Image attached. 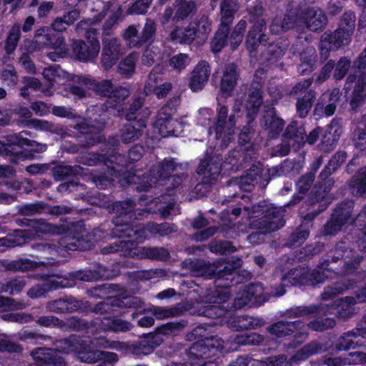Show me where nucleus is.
<instances>
[{
	"label": "nucleus",
	"mask_w": 366,
	"mask_h": 366,
	"mask_svg": "<svg viewBox=\"0 0 366 366\" xmlns=\"http://www.w3.org/2000/svg\"><path fill=\"white\" fill-rule=\"evenodd\" d=\"M295 362L292 361H287V357L284 355H279L268 357L264 360H254L252 361L251 366H282L285 364V366H292V363Z\"/></svg>",
	"instance_id": "nucleus-64"
},
{
	"label": "nucleus",
	"mask_w": 366,
	"mask_h": 366,
	"mask_svg": "<svg viewBox=\"0 0 366 366\" xmlns=\"http://www.w3.org/2000/svg\"><path fill=\"white\" fill-rule=\"evenodd\" d=\"M172 88V84L170 82L158 84L157 76L151 72L145 84L144 92L147 94H154L158 99H162L167 97Z\"/></svg>",
	"instance_id": "nucleus-31"
},
{
	"label": "nucleus",
	"mask_w": 366,
	"mask_h": 366,
	"mask_svg": "<svg viewBox=\"0 0 366 366\" xmlns=\"http://www.w3.org/2000/svg\"><path fill=\"white\" fill-rule=\"evenodd\" d=\"M113 275L112 271L107 267L102 265H97L93 269H89L78 272L75 277L77 280L90 282L109 279L112 278Z\"/></svg>",
	"instance_id": "nucleus-34"
},
{
	"label": "nucleus",
	"mask_w": 366,
	"mask_h": 366,
	"mask_svg": "<svg viewBox=\"0 0 366 366\" xmlns=\"http://www.w3.org/2000/svg\"><path fill=\"white\" fill-rule=\"evenodd\" d=\"M36 267V263L29 259L21 258L16 260L9 261L7 259H0V272L5 271H27Z\"/></svg>",
	"instance_id": "nucleus-41"
},
{
	"label": "nucleus",
	"mask_w": 366,
	"mask_h": 366,
	"mask_svg": "<svg viewBox=\"0 0 366 366\" xmlns=\"http://www.w3.org/2000/svg\"><path fill=\"white\" fill-rule=\"evenodd\" d=\"M262 102V89L258 86H254V84H252L249 92L247 103L244 105L249 114H256L258 112Z\"/></svg>",
	"instance_id": "nucleus-46"
},
{
	"label": "nucleus",
	"mask_w": 366,
	"mask_h": 366,
	"mask_svg": "<svg viewBox=\"0 0 366 366\" xmlns=\"http://www.w3.org/2000/svg\"><path fill=\"white\" fill-rule=\"evenodd\" d=\"M244 209L249 212L250 217L254 219L250 222L251 227L254 229L271 232L279 229L285 224L283 209L274 207L267 201H261L251 208L245 207Z\"/></svg>",
	"instance_id": "nucleus-7"
},
{
	"label": "nucleus",
	"mask_w": 366,
	"mask_h": 366,
	"mask_svg": "<svg viewBox=\"0 0 366 366\" xmlns=\"http://www.w3.org/2000/svg\"><path fill=\"white\" fill-rule=\"evenodd\" d=\"M304 325V323L301 321H280L269 326L268 331L277 337H282L292 334Z\"/></svg>",
	"instance_id": "nucleus-38"
},
{
	"label": "nucleus",
	"mask_w": 366,
	"mask_h": 366,
	"mask_svg": "<svg viewBox=\"0 0 366 366\" xmlns=\"http://www.w3.org/2000/svg\"><path fill=\"white\" fill-rule=\"evenodd\" d=\"M354 207L352 201H347L340 204L335 209L332 217L334 219L338 221L342 226L347 222H353L351 214Z\"/></svg>",
	"instance_id": "nucleus-52"
},
{
	"label": "nucleus",
	"mask_w": 366,
	"mask_h": 366,
	"mask_svg": "<svg viewBox=\"0 0 366 366\" xmlns=\"http://www.w3.org/2000/svg\"><path fill=\"white\" fill-rule=\"evenodd\" d=\"M355 13L347 11L342 15L339 27L335 31H327L322 35L320 50L322 59H327L332 50H337L350 42L355 26Z\"/></svg>",
	"instance_id": "nucleus-5"
},
{
	"label": "nucleus",
	"mask_w": 366,
	"mask_h": 366,
	"mask_svg": "<svg viewBox=\"0 0 366 366\" xmlns=\"http://www.w3.org/2000/svg\"><path fill=\"white\" fill-rule=\"evenodd\" d=\"M360 337L366 338V326L361 325L343 333L337 340L335 347L339 351L355 349L361 345Z\"/></svg>",
	"instance_id": "nucleus-26"
},
{
	"label": "nucleus",
	"mask_w": 366,
	"mask_h": 366,
	"mask_svg": "<svg viewBox=\"0 0 366 366\" xmlns=\"http://www.w3.org/2000/svg\"><path fill=\"white\" fill-rule=\"evenodd\" d=\"M222 159L219 156H207L197 169V173L202 176L204 184H212L216 181L220 174Z\"/></svg>",
	"instance_id": "nucleus-21"
},
{
	"label": "nucleus",
	"mask_w": 366,
	"mask_h": 366,
	"mask_svg": "<svg viewBox=\"0 0 366 366\" xmlns=\"http://www.w3.org/2000/svg\"><path fill=\"white\" fill-rule=\"evenodd\" d=\"M355 83L350 105L352 110L362 104L366 99V71H352L347 77L346 84Z\"/></svg>",
	"instance_id": "nucleus-18"
},
{
	"label": "nucleus",
	"mask_w": 366,
	"mask_h": 366,
	"mask_svg": "<svg viewBox=\"0 0 366 366\" xmlns=\"http://www.w3.org/2000/svg\"><path fill=\"white\" fill-rule=\"evenodd\" d=\"M44 283L48 292L60 288L71 287L74 282L69 280L66 275L52 274L44 280Z\"/></svg>",
	"instance_id": "nucleus-54"
},
{
	"label": "nucleus",
	"mask_w": 366,
	"mask_h": 366,
	"mask_svg": "<svg viewBox=\"0 0 366 366\" xmlns=\"http://www.w3.org/2000/svg\"><path fill=\"white\" fill-rule=\"evenodd\" d=\"M217 112V119L214 127L215 137L222 139L221 146L227 147L231 141V136L234 133V116L227 118L228 109L224 105L218 104Z\"/></svg>",
	"instance_id": "nucleus-15"
},
{
	"label": "nucleus",
	"mask_w": 366,
	"mask_h": 366,
	"mask_svg": "<svg viewBox=\"0 0 366 366\" xmlns=\"http://www.w3.org/2000/svg\"><path fill=\"white\" fill-rule=\"evenodd\" d=\"M242 260L236 257H232L228 261H218L214 266L213 273L217 278V282L221 280H229L235 270L242 266Z\"/></svg>",
	"instance_id": "nucleus-28"
},
{
	"label": "nucleus",
	"mask_w": 366,
	"mask_h": 366,
	"mask_svg": "<svg viewBox=\"0 0 366 366\" xmlns=\"http://www.w3.org/2000/svg\"><path fill=\"white\" fill-rule=\"evenodd\" d=\"M328 260L321 263L316 269H310L307 267H299L291 269L282 280V285L279 290L272 293L273 296H282L285 293L283 286L302 285L322 283L327 279L335 278L337 273L328 268Z\"/></svg>",
	"instance_id": "nucleus-6"
},
{
	"label": "nucleus",
	"mask_w": 366,
	"mask_h": 366,
	"mask_svg": "<svg viewBox=\"0 0 366 366\" xmlns=\"http://www.w3.org/2000/svg\"><path fill=\"white\" fill-rule=\"evenodd\" d=\"M182 167V164H177L172 159L166 158L154 165L147 176L140 171H135L132 177L128 176L125 178L127 182L138 184L136 188L138 191H147L153 187L164 186L170 192L172 190L179 189L186 179L187 175L184 174L170 176L172 172Z\"/></svg>",
	"instance_id": "nucleus-3"
},
{
	"label": "nucleus",
	"mask_w": 366,
	"mask_h": 366,
	"mask_svg": "<svg viewBox=\"0 0 366 366\" xmlns=\"http://www.w3.org/2000/svg\"><path fill=\"white\" fill-rule=\"evenodd\" d=\"M24 277H15L2 282L0 286V292L13 295L21 292L26 285Z\"/></svg>",
	"instance_id": "nucleus-56"
},
{
	"label": "nucleus",
	"mask_w": 366,
	"mask_h": 366,
	"mask_svg": "<svg viewBox=\"0 0 366 366\" xmlns=\"http://www.w3.org/2000/svg\"><path fill=\"white\" fill-rule=\"evenodd\" d=\"M254 130L249 126L245 128L239 133V143L242 146H244L242 151H233L230 152L229 157L231 159L229 161L230 164H235V161L242 155L243 160L247 161L248 157L252 159L254 157V143H251L252 137L254 136Z\"/></svg>",
	"instance_id": "nucleus-23"
},
{
	"label": "nucleus",
	"mask_w": 366,
	"mask_h": 366,
	"mask_svg": "<svg viewBox=\"0 0 366 366\" xmlns=\"http://www.w3.org/2000/svg\"><path fill=\"white\" fill-rule=\"evenodd\" d=\"M21 37V26L15 24L9 30L5 41L4 49L8 54H12L16 49Z\"/></svg>",
	"instance_id": "nucleus-60"
},
{
	"label": "nucleus",
	"mask_w": 366,
	"mask_h": 366,
	"mask_svg": "<svg viewBox=\"0 0 366 366\" xmlns=\"http://www.w3.org/2000/svg\"><path fill=\"white\" fill-rule=\"evenodd\" d=\"M70 352L76 353L81 362L90 364L97 362L98 360L110 362L117 360L116 353L88 350L86 342L76 335L59 340L56 348L39 347L34 350L31 355L39 366H63L64 359L59 353Z\"/></svg>",
	"instance_id": "nucleus-2"
},
{
	"label": "nucleus",
	"mask_w": 366,
	"mask_h": 366,
	"mask_svg": "<svg viewBox=\"0 0 366 366\" xmlns=\"http://www.w3.org/2000/svg\"><path fill=\"white\" fill-rule=\"evenodd\" d=\"M103 331L112 332H126L131 330L133 325L129 322L115 317L104 318L100 325Z\"/></svg>",
	"instance_id": "nucleus-42"
},
{
	"label": "nucleus",
	"mask_w": 366,
	"mask_h": 366,
	"mask_svg": "<svg viewBox=\"0 0 366 366\" xmlns=\"http://www.w3.org/2000/svg\"><path fill=\"white\" fill-rule=\"evenodd\" d=\"M73 234H69L61 238L59 244L61 247L69 250H86L92 245L93 237L84 228L76 225H64Z\"/></svg>",
	"instance_id": "nucleus-12"
},
{
	"label": "nucleus",
	"mask_w": 366,
	"mask_h": 366,
	"mask_svg": "<svg viewBox=\"0 0 366 366\" xmlns=\"http://www.w3.org/2000/svg\"><path fill=\"white\" fill-rule=\"evenodd\" d=\"M137 59V53L132 52L129 54L120 61L118 66L119 73L127 77L130 76L134 72Z\"/></svg>",
	"instance_id": "nucleus-63"
},
{
	"label": "nucleus",
	"mask_w": 366,
	"mask_h": 366,
	"mask_svg": "<svg viewBox=\"0 0 366 366\" xmlns=\"http://www.w3.org/2000/svg\"><path fill=\"white\" fill-rule=\"evenodd\" d=\"M151 312L157 320L178 317L182 313V310L177 307H157L152 306L149 309L144 310V312Z\"/></svg>",
	"instance_id": "nucleus-59"
},
{
	"label": "nucleus",
	"mask_w": 366,
	"mask_h": 366,
	"mask_svg": "<svg viewBox=\"0 0 366 366\" xmlns=\"http://www.w3.org/2000/svg\"><path fill=\"white\" fill-rule=\"evenodd\" d=\"M101 63L104 69H111L123 53L119 39L116 38L104 39Z\"/></svg>",
	"instance_id": "nucleus-24"
},
{
	"label": "nucleus",
	"mask_w": 366,
	"mask_h": 366,
	"mask_svg": "<svg viewBox=\"0 0 366 366\" xmlns=\"http://www.w3.org/2000/svg\"><path fill=\"white\" fill-rule=\"evenodd\" d=\"M29 131H21L19 133L7 135L6 139L7 143L0 141V155L11 157V161L21 155V149L29 148L36 152H44L46 150L47 146L44 144L38 143L30 140L26 136L30 135Z\"/></svg>",
	"instance_id": "nucleus-8"
},
{
	"label": "nucleus",
	"mask_w": 366,
	"mask_h": 366,
	"mask_svg": "<svg viewBox=\"0 0 366 366\" xmlns=\"http://www.w3.org/2000/svg\"><path fill=\"white\" fill-rule=\"evenodd\" d=\"M224 347V341L217 337H206L194 343L189 349L187 355L192 360L204 361L215 355V352Z\"/></svg>",
	"instance_id": "nucleus-14"
},
{
	"label": "nucleus",
	"mask_w": 366,
	"mask_h": 366,
	"mask_svg": "<svg viewBox=\"0 0 366 366\" xmlns=\"http://www.w3.org/2000/svg\"><path fill=\"white\" fill-rule=\"evenodd\" d=\"M301 3V24L307 29L317 31L322 29L327 22V18L323 11L317 6H308L305 1Z\"/></svg>",
	"instance_id": "nucleus-17"
},
{
	"label": "nucleus",
	"mask_w": 366,
	"mask_h": 366,
	"mask_svg": "<svg viewBox=\"0 0 366 366\" xmlns=\"http://www.w3.org/2000/svg\"><path fill=\"white\" fill-rule=\"evenodd\" d=\"M305 133L302 126H299L297 122H292L287 126L283 137L290 145L298 149L305 144Z\"/></svg>",
	"instance_id": "nucleus-29"
},
{
	"label": "nucleus",
	"mask_w": 366,
	"mask_h": 366,
	"mask_svg": "<svg viewBox=\"0 0 366 366\" xmlns=\"http://www.w3.org/2000/svg\"><path fill=\"white\" fill-rule=\"evenodd\" d=\"M229 26L220 23L219 27L211 42V49L213 53L219 52L228 42Z\"/></svg>",
	"instance_id": "nucleus-53"
},
{
	"label": "nucleus",
	"mask_w": 366,
	"mask_h": 366,
	"mask_svg": "<svg viewBox=\"0 0 366 366\" xmlns=\"http://www.w3.org/2000/svg\"><path fill=\"white\" fill-rule=\"evenodd\" d=\"M79 132L85 134L84 146H92L98 143L101 140L100 133L94 131L93 127H90L86 122H81L75 127Z\"/></svg>",
	"instance_id": "nucleus-58"
},
{
	"label": "nucleus",
	"mask_w": 366,
	"mask_h": 366,
	"mask_svg": "<svg viewBox=\"0 0 366 366\" xmlns=\"http://www.w3.org/2000/svg\"><path fill=\"white\" fill-rule=\"evenodd\" d=\"M179 102V97H173L159 109L157 114L156 124L163 137L177 135V128H181L179 122L172 118Z\"/></svg>",
	"instance_id": "nucleus-11"
},
{
	"label": "nucleus",
	"mask_w": 366,
	"mask_h": 366,
	"mask_svg": "<svg viewBox=\"0 0 366 366\" xmlns=\"http://www.w3.org/2000/svg\"><path fill=\"white\" fill-rule=\"evenodd\" d=\"M130 92L126 87L114 86L111 95L104 103V107L108 112L116 109L118 112L123 110L122 103L129 97Z\"/></svg>",
	"instance_id": "nucleus-32"
},
{
	"label": "nucleus",
	"mask_w": 366,
	"mask_h": 366,
	"mask_svg": "<svg viewBox=\"0 0 366 366\" xmlns=\"http://www.w3.org/2000/svg\"><path fill=\"white\" fill-rule=\"evenodd\" d=\"M79 162L87 166H94L100 162L106 164L109 169V175H100L94 177L97 186L100 188H105L110 185L114 178H119L122 184H131L127 182L125 177L132 176L134 172H126L124 165L126 162L124 157L112 152L108 157L97 153H88L80 157Z\"/></svg>",
	"instance_id": "nucleus-4"
},
{
	"label": "nucleus",
	"mask_w": 366,
	"mask_h": 366,
	"mask_svg": "<svg viewBox=\"0 0 366 366\" xmlns=\"http://www.w3.org/2000/svg\"><path fill=\"white\" fill-rule=\"evenodd\" d=\"M357 303L358 302H356L354 297L347 296L345 298L336 300L328 310H330L333 307H335L339 317L343 319H347L353 315L355 313V308L353 306Z\"/></svg>",
	"instance_id": "nucleus-45"
},
{
	"label": "nucleus",
	"mask_w": 366,
	"mask_h": 366,
	"mask_svg": "<svg viewBox=\"0 0 366 366\" xmlns=\"http://www.w3.org/2000/svg\"><path fill=\"white\" fill-rule=\"evenodd\" d=\"M134 228V229H144L146 239L147 238V232H149L154 234H159L160 236L164 237L175 232L177 230L176 225L169 222H164L162 224L150 222L148 223L145 227L137 226Z\"/></svg>",
	"instance_id": "nucleus-48"
},
{
	"label": "nucleus",
	"mask_w": 366,
	"mask_h": 366,
	"mask_svg": "<svg viewBox=\"0 0 366 366\" xmlns=\"http://www.w3.org/2000/svg\"><path fill=\"white\" fill-rule=\"evenodd\" d=\"M198 6L197 2L194 0H175V12L172 21L178 23L194 15Z\"/></svg>",
	"instance_id": "nucleus-30"
},
{
	"label": "nucleus",
	"mask_w": 366,
	"mask_h": 366,
	"mask_svg": "<svg viewBox=\"0 0 366 366\" xmlns=\"http://www.w3.org/2000/svg\"><path fill=\"white\" fill-rule=\"evenodd\" d=\"M210 72L209 64L206 61H199L191 72L189 88L194 92L202 90L208 81Z\"/></svg>",
	"instance_id": "nucleus-25"
},
{
	"label": "nucleus",
	"mask_w": 366,
	"mask_h": 366,
	"mask_svg": "<svg viewBox=\"0 0 366 366\" xmlns=\"http://www.w3.org/2000/svg\"><path fill=\"white\" fill-rule=\"evenodd\" d=\"M317 62V54L313 47L307 48L300 54V64L297 71L300 74L305 75L313 71Z\"/></svg>",
	"instance_id": "nucleus-43"
},
{
	"label": "nucleus",
	"mask_w": 366,
	"mask_h": 366,
	"mask_svg": "<svg viewBox=\"0 0 366 366\" xmlns=\"http://www.w3.org/2000/svg\"><path fill=\"white\" fill-rule=\"evenodd\" d=\"M196 38V33L192 26L184 28L174 26L168 36V40L180 44H190Z\"/></svg>",
	"instance_id": "nucleus-36"
},
{
	"label": "nucleus",
	"mask_w": 366,
	"mask_h": 366,
	"mask_svg": "<svg viewBox=\"0 0 366 366\" xmlns=\"http://www.w3.org/2000/svg\"><path fill=\"white\" fill-rule=\"evenodd\" d=\"M157 24L151 19H147L140 34L134 25L129 26L124 32L123 37L130 49H137L144 44L151 45L156 36Z\"/></svg>",
	"instance_id": "nucleus-10"
},
{
	"label": "nucleus",
	"mask_w": 366,
	"mask_h": 366,
	"mask_svg": "<svg viewBox=\"0 0 366 366\" xmlns=\"http://www.w3.org/2000/svg\"><path fill=\"white\" fill-rule=\"evenodd\" d=\"M301 24V3L300 1H289L287 13L284 17L277 16L270 25V31L273 34H280L292 29L295 25Z\"/></svg>",
	"instance_id": "nucleus-13"
},
{
	"label": "nucleus",
	"mask_w": 366,
	"mask_h": 366,
	"mask_svg": "<svg viewBox=\"0 0 366 366\" xmlns=\"http://www.w3.org/2000/svg\"><path fill=\"white\" fill-rule=\"evenodd\" d=\"M229 325L238 330H249L255 329L263 325L264 322L262 320L247 316H233L228 320Z\"/></svg>",
	"instance_id": "nucleus-39"
},
{
	"label": "nucleus",
	"mask_w": 366,
	"mask_h": 366,
	"mask_svg": "<svg viewBox=\"0 0 366 366\" xmlns=\"http://www.w3.org/2000/svg\"><path fill=\"white\" fill-rule=\"evenodd\" d=\"M264 340V337L255 332L245 333L232 337L231 342L237 347L242 345H258Z\"/></svg>",
	"instance_id": "nucleus-61"
},
{
	"label": "nucleus",
	"mask_w": 366,
	"mask_h": 366,
	"mask_svg": "<svg viewBox=\"0 0 366 366\" xmlns=\"http://www.w3.org/2000/svg\"><path fill=\"white\" fill-rule=\"evenodd\" d=\"M109 11H111V14L104 25V31L110 30L118 21L124 17L123 9L121 6H114V1L105 2L102 11L97 16L92 19H88L81 20L76 24L75 27L76 34L79 36H83L92 25L100 22L105 17Z\"/></svg>",
	"instance_id": "nucleus-9"
},
{
	"label": "nucleus",
	"mask_w": 366,
	"mask_h": 366,
	"mask_svg": "<svg viewBox=\"0 0 366 366\" xmlns=\"http://www.w3.org/2000/svg\"><path fill=\"white\" fill-rule=\"evenodd\" d=\"M125 124L119 130L121 140L124 144L134 142L139 139L146 127L144 119L131 122Z\"/></svg>",
	"instance_id": "nucleus-27"
},
{
	"label": "nucleus",
	"mask_w": 366,
	"mask_h": 366,
	"mask_svg": "<svg viewBox=\"0 0 366 366\" xmlns=\"http://www.w3.org/2000/svg\"><path fill=\"white\" fill-rule=\"evenodd\" d=\"M137 254L134 256H138L140 258H147L153 260L164 261L168 259L169 257V251L162 247H137L134 246V249Z\"/></svg>",
	"instance_id": "nucleus-40"
},
{
	"label": "nucleus",
	"mask_w": 366,
	"mask_h": 366,
	"mask_svg": "<svg viewBox=\"0 0 366 366\" xmlns=\"http://www.w3.org/2000/svg\"><path fill=\"white\" fill-rule=\"evenodd\" d=\"M102 206L108 208L110 212L115 214L113 218L115 227L112 234L119 239L102 247L100 252L102 254L119 253L123 257H134L137 254L134 250V246L146 239L145 230L134 229L129 223L134 219H144L149 214V212L140 209L135 210L136 204L130 199L117 202L111 205H106L104 203Z\"/></svg>",
	"instance_id": "nucleus-1"
},
{
	"label": "nucleus",
	"mask_w": 366,
	"mask_h": 366,
	"mask_svg": "<svg viewBox=\"0 0 366 366\" xmlns=\"http://www.w3.org/2000/svg\"><path fill=\"white\" fill-rule=\"evenodd\" d=\"M222 288L216 290L212 295H209L207 300L209 305L207 306L202 314L210 318L220 317L225 313L226 307L224 304L229 298V292L228 287L229 283L226 282L222 285Z\"/></svg>",
	"instance_id": "nucleus-16"
},
{
	"label": "nucleus",
	"mask_w": 366,
	"mask_h": 366,
	"mask_svg": "<svg viewBox=\"0 0 366 366\" xmlns=\"http://www.w3.org/2000/svg\"><path fill=\"white\" fill-rule=\"evenodd\" d=\"M239 7L237 0H222L220 5L221 23L230 25Z\"/></svg>",
	"instance_id": "nucleus-50"
},
{
	"label": "nucleus",
	"mask_w": 366,
	"mask_h": 366,
	"mask_svg": "<svg viewBox=\"0 0 366 366\" xmlns=\"http://www.w3.org/2000/svg\"><path fill=\"white\" fill-rule=\"evenodd\" d=\"M315 97L316 93L313 90H310L302 98L297 99L296 110L300 118H305L307 116Z\"/></svg>",
	"instance_id": "nucleus-57"
},
{
	"label": "nucleus",
	"mask_w": 366,
	"mask_h": 366,
	"mask_svg": "<svg viewBox=\"0 0 366 366\" xmlns=\"http://www.w3.org/2000/svg\"><path fill=\"white\" fill-rule=\"evenodd\" d=\"M287 48V45L286 43H270L262 51V53H263L262 58L264 61L272 63L274 62L283 56Z\"/></svg>",
	"instance_id": "nucleus-51"
},
{
	"label": "nucleus",
	"mask_w": 366,
	"mask_h": 366,
	"mask_svg": "<svg viewBox=\"0 0 366 366\" xmlns=\"http://www.w3.org/2000/svg\"><path fill=\"white\" fill-rule=\"evenodd\" d=\"M351 192L360 197L366 194V167L361 168L350 183Z\"/></svg>",
	"instance_id": "nucleus-55"
},
{
	"label": "nucleus",
	"mask_w": 366,
	"mask_h": 366,
	"mask_svg": "<svg viewBox=\"0 0 366 366\" xmlns=\"http://www.w3.org/2000/svg\"><path fill=\"white\" fill-rule=\"evenodd\" d=\"M327 349V348L325 345L317 341H313L311 343L304 346L302 349H300L292 357V361H294L296 363L298 361L307 359L311 355L323 352L326 351Z\"/></svg>",
	"instance_id": "nucleus-49"
},
{
	"label": "nucleus",
	"mask_w": 366,
	"mask_h": 366,
	"mask_svg": "<svg viewBox=\"0 0 366 366\" xmlns=\"http://www.w3.org/2000/svg\"><path fill=\"white\" fill-rule=\"evenodd\" d=\"M261 125L271 134L272 137H275L282 131L285 122L277 116L274 108H272L262 119Z\"/></svg>",
	"instance_id": "nucleus-35"
},
{
	"label": "nucleus",
	"mask_w": 366,
	"mask_h": 366,
	"mask_svg": "<svg viewBox=\"0 0 366 366\" xmlns=\"http://www.w3.org/2000/svg\"><path fill=\"white\" fill-rule=\"evenodd\" d=\"M355 285V282L348 280L336 282L332 285L327 286L325 287L324 291L321 294V299L323 300H329L348 290L353 289Z\"/></svg>",
	"instance_id": "nucleus-47"
},
{
	"label": "nucleus",
	"mask_w": 366,
	"mask_h": 366,
	"mask_svg": "<svg viewBox=\"0 0 366 366\" xmlns=\"http://www.w3.org/2000/svg\"><path fill=\"white\" fill-rule=\"evenodd\" d=\"M16 223L19 226L26 227L29 231L34 234H61L66 232V227L64 225H56L46 222L45 219H17Z\"/></svg>",
	"instance_id": "nucleus-22"
},
{
	"label": "nucleus",
	"mask_w": 366,
	"mask_h": 366,
	"mask_svg": "<svg viewBox=\"0 0 366 366\" xmlns=\"http://www.w3.org/2000/svg\"><path fill=\"white\" fill-rule=\"evenodd\" d=\"M238 76L235 64H228L224 66L220 82V89L227 96H229L234 89Z\"/></svg>",
	"instance_id": "nucleus-33"
},
{
	"label": "nucleus",
	"mask_w": 366,
	"mask_h": 366,
	"mask_svg": "<svg viewBox=\"0 0 366 366\" xmlns=\"http://www.w3.org/2000/svg\"><path fill=\"white\" fill-rule=\"evenodd\" d=\"M246 28L247 21L242 19L236 24L229 37L228 36V42L232 50L236 49L242 43Z\"/></svg>",
	"instance_id": "nucleus-62"
},
{
	"label": "nucleus",
	"mask_w": 366,
	"mask_h": 366,
	"mask_svg": "<svg viewBox=\"0 0 366 366\" xmlns=\"http://www.w3.org/2000/svg\"><path fill=\"white\" fill-rule=\"evenodd\" d=\"M74 81H77L81 85H84L89 88H91L92 86H95V90L97 93L102 96L107 97L108 98L111 95L112 89L114 87L112 81L110 80H102V81L95 84L94 81L87 77L78 76L76 77Z\"/></svg>",
	"instance_id": "nucleus-44"
},
{
	"label": "nucleus",
	"mask_w": 366,
	"mask_h": 366,
	"mask_svg": "<svg viewBox=\"0 0 366 366\" xmlns=\"http://www.w3.org/2000/svg\"><path fill=\"white\" fill-rule=\"evenodd\" d=\"M71 46L74 57L84 62L96 59L100 50L99 41L94 39L88 41V43L79 39L73 40Z\"/></svg>",
	"instance_id": "nucleus-20"
},
{
	"label": "nucleus",
	"mask_w": 366,
	"mask_h": 366,
	"mask_svg": "<svg viewBox=\"0 0 366 366\" xmlns=\"http://www.w3.org/2000/svg\"><path fill=\"white\" fill-rule=\"evenodd\" d=\"M266 29V21L264 19H257L249 30L247 36L246 45L250 52L264 50L267 43V37L263 34Z\"/></svg>",
	"instance_id": "nucleus-19"
},
{
	"label": "nucleus",
	"mask_w": 366,
	"mask_h": 366,
	"mask_svg": "<svg viewBox=\"0 0 366 366\" xmlns=\"http://www.w3.org/2000/svg\"><path fill=\"white\" fill-rule=\"evenodd\" d=\"M79 302L72 297L59 298L49 301L46 304L48 311L54 313H63L66 312H74L79 308Z\"/></svg>",
	"instance_id": "nucleus-37"
}]
</instances>
